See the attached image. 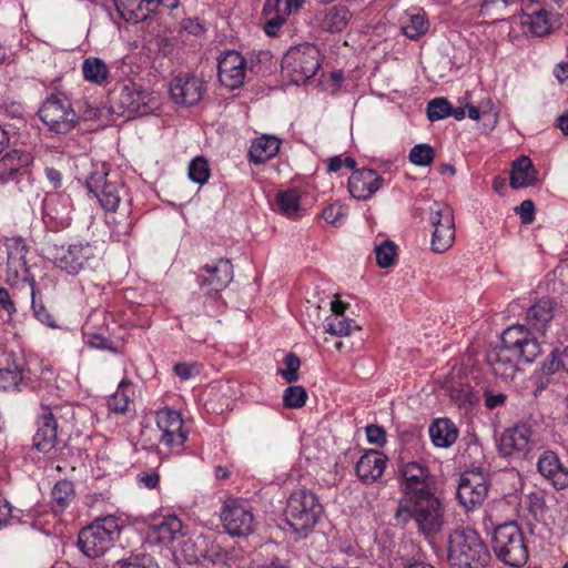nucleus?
Here are the masks:
<instances>
[{
  "label": "nucleus",
  "mask_w": 568,
  "mask_h": 568,
  "mask_svg": "<svg viewBox=\"0 0 568 568\" xmlns=\"http://www.w3.org/2000/svg\"><path fill=\"white\" fill-rule=\"evenodd\" d=\"M540 353L534 334L524 325H514L504 331L501 345L488 351L487 362L496 376L509 382L516 376L519 361L531 363Z\"/></svg>",
  "instance_id": "f257e3e1"
},
{
  "label": "nucleus",
  "mask_w": 568,
  "mask_h": 568,
  "mask_svg": "<svg viewBox=\"0 0 568 568\" xmlns=\"http://www.w3.org/2000/svg\"><path fill=\"white\" fill-rule=\"evenodd\" d=\"M410 519L425 535L437 534L445 524V505L434 491L407 500H399L395 520L406 525Z\"/></svg>",
  "instance_id": "f03ea898"
},
{
  "label": "nucleus",
  "mask_w": 568,
  "mask_h": 568,
  "mask_svg": "<svg viewBox=\"0 0 568 568\" xmlns=\"http://www.w3.org/2000/svg\"><path fill=\"white\" fill-rule=\"evenodd\" d=\"M490 552L473 529H456L449 536L448 559L456 568H485Z\"/></svg>",
  "instance_id": "7ed1b4c3"
},
{
  "label": "nucleus",
  "mask_w": 568,
  "mask_h": 568,
  "mask_svg": "<svg viewBox=\"0 0 568 568\" xmlns=\"http://www.w3.org/2000/svg\"><path fill=\"white\" fill-rule=\"evenodd\" d=\"M120 531V519L116 516L98 518L79 532L78 546L87 557L98 558L112 547Z\"/></svg>",
  "instance_id": "20e7f679"
},
{
  "label": "nucleus",
  "mask_w": 568,
  "mask_h": 568,
  "mask_svg": "<svg viewBox=\"0 0 568 568\" xmlns=\"http://www.w3.org/2000/svg\"><path fill=\"white\" fill-rule=\"evenodd\" d=\"M491 547L495 556L508 566L520 567L528 560V547L524 532L515 521L495 528Z\"/></svg>",
  "instance_id": "39448f33"
},
{
  "label": "nucleus",
  "mask_w": 568,
  "mask_h": 568,
  "mask_svg": "<svg viewBox=\"0 0 568 568\" xmlns=\"http://www.w3.org/2000/svg\"><path fill=\"white\" fill-rule=\"evenodd\" d=\"M38 114L48 129L57 134L71 132L80 119L72 108L70 99L62 92L50 94Z\"/></svg>",
  "instance_id": "423d86ee"
},
{
  "label": "nucleus",
  "mask_w": 568,
  "mask_h": 568,
  "mask_svg": "<svg viewBox=\"0 0 568 568\" xmlns=\"http://www.w3.org/2000/svg\"><path fill=\"white\" fill-rule=\"evenodd\" d=\"M321 513L322 506L317 497L305 489L292 493L285 509L286 521L297 534L314 527Z\"/></svg>",
  "instance_id": "0eeeda50"
},
{
  "label": "nucleus",
  "mask_w": 568,
  "mask_h": 568,
  "mask_svg": "<svg viewBox=\"0 0 568 568\" xmlns=\"http://www.w3.org/2000/svg\"><path fill=\"white\" fill-rule=\"evenodd\" d=\"M224 530L232 537H247L255 531L252 507L244 499L227 498L220 514Z\"/></svg>",
  "instance_id": "6e6552de"
},
{
  "label": "nucleus",
  "mask_w": 568,
  "mask_h": 568,
  "mask_svg": "<svg viewBox=\"0 0 568 568\" xmlns=\"http://www.w3.org/2000/svg\"><path fill=\"white\" fill-rule=\"evenodd\" d=\"M87 187L105 211H115L123 195L124 185L118 179H110L105 164L97 166L87 179Z\"/></svg>",
  "instance_id": "1a4fd4ad"
},
{
  "label": "nucleus",
  "mask_w": 568,
  "mask_h": 568,
  "mask_svg": "<svg viewBox=\"0 0 568 568\" xmlns=\"http://www.w3.org/2000/svg\"><path fill=\"white\" fill-rule=\"evenodd\" d=\"M206 275H201L200 286L207 296V301L214 303L216 311L210 316H215L223 310V303L220 301V292L223 291L233 278V265L226 258H220L212 264L203 267Z\"/></svg>",
  "instance_id": "9d476101"
},
{
  "label": "nucleus",
  "mask_w": 568,
  "mask_h": 568,
  "mask_svg": "<svg viewBox=\"0 0 568 568\" xmlns=\"http://www.w3.org/2000/svg\"><path fill=\"white\" fill-rule=\"evenodd\" d=\"M49 254L59 268L75 275L94 256V250L89 242L79 241L69 245L54 244L49 248Z\"/></svg>",
  "instance_id": "9b49d317"
},
{
  "label": "nucleus",
  "mask_w": 568,
  "mask_h": 568,
  "mask_svg": "<svg viewBox=\"0 0 568 568\" xmlns=\"http://www.w3.org/2000/svg\"><path fill=\"white\" fill-rule=\"evenodd\" d=\"M403 498L407 500L417 496H425L434 491V478L428 468L418 462H408L400 466Z\"/></svg>",
  "instance_id": "f8f14e48"
},
{
  "label": "nucleus",
  "mask_w": 568,
  "mask_h": 568,
  "mask_svg": "<svg viewBox=\"0 0 568 568\" xmlns=\"http://www.w3.org/2000/svg\"><path fill=\"white\" fill-rule=\"evenodd\" d=\"M116 101L124 111L149 114L156 109L158 97L154 92L144 90L139 84L130 82L121 88Z\"/></svg>",
  "instance_id": "ddd939ff"
},
{
  "label": "nucleus",
  "mask_w": 568,
  "mask_h": 568,
  "mask_svg": "<svg viewBox=\"0 0 568 568\" xmlns=\"http://www.w3.org/2000/svg\"><path fill=\"white\" fill-rule=\"evenodd\" d=\"M156 425L162 435L160 443L172 450H179L183 447L187 432L184 429V423L181 415L170 408L161 409L156 413Z\"/></svg>",
  "instance_id": "4468645a"
},
{
  "label": "nucleus",
  "mask_w": 568,
  "mask_h": 568,
  "mask_svg": "<svg viewBox=\"0 0 568 568\" xmlns=\"http://www.w3.org/2000/svg\"><path fill=\"white\" fill-rule=\"evenodd\" d=\"M488 487L487 477L483 471L467 470L460 477L457 497L466 508H471L486 499Z\"/></svg>",
  "instance_id": "2eb2a0df"
},
{
  "label": "nucleus",
  "mask_w": 568,
  "mask_h": 568,
  "mask_svg": "<svg viewBox=\"0 0 568 568\" xmlns=\"http://www.w3.org/2000/svg\"><path fill=\"white\" fill-rule=\"evenodd\" d=\"M532 430L526 424L505 429L498 438V450L505 457L525 455L531 449Z\"/></svg>",
  "instance_id": "dca6fc26"
},
{
  "label": "nucleus",
  "mask_w": 568,
  "mask_h": 568,
  "mask_svg": "<svg viewBox=\"0 0 568 568\" xmlns=\"http://www.w3.org/2000/svg\"><path fill=\"white\" fill-rule=\"evenodd\" d=\"M204 83L194 74L179 73L170 82L172 100L182 105H194L203 97Z\"/></svg>",
  "instance_id": "f3484780"
},
{
  "label": "nucleus",
  "mask_w": 568,
  "mask_h": 568,
  "mask_svg": "<svg viewBox=\"0 0 568 568\" xmlns=\"http://www.w3.org/2000/svg\"><path fill=\"white\" fill-rule=\"evenodd\" d=\"M318 51L313 48L306 50L290 51L283 64L294 75V81L300 82L313 78L320 69Z\"/></svg>",
  "instance_id": "a211bd4d"
},
{
  "label": "nucleus",
  "mask_w": 568,
  "mask_h": 568,
  "mask_svg": "<svg viewBox=\"0 0 568 568\" xmlns=\"http://www.w3.org/2000/svg\"><path fill=\"white\" fill-rule=\"evenodd\" d=\"M219 80L229 89L240 88L246 74V60L237 51H225L219 58Z\"/></svg>",
  "instance_id": "6ab92c4d"
},
{
  "label": "nucleus",
  "mask_w": 568,
  "mask_h": 568,
  "mask_svg": "<svg viewBox=\"0 0 568 568\" xmlns=\"http://www.w3.org/2000/svg\"><path fill=\"white\" fill-rule=\"evenodd\" d=\"M73 412L72 407L65 406H53L45 408L43 415L39 422V428L33 437V446L42 453H49L57 444V420L55 417L62 410Z\"/></svg>",
  "instance_id": "aec40b11"
},
{
  "label": "nucleus",
  "mask_w": 568,
  "mask_h": 568,
  "mask_svg": "<svg viewBox=\"0 0 568 568\" xmlns=\"http://www.w3.org/2000/svg\"><path fill=\"white\" fill-rule=\"evenodd\" d=\"M384 179L371 169L355 170L348 179V190L357 200H368L382 186Z\"/></svg>",
  "instance_id": "412c9836"
},
{
  "label": "nucleus",
  "mask_w": 568,
  "mask_h": 568,
  "mask_svg": "<svg viewBox=\"0 0 568 568\" xmlns=\"http://www.w3.org/2000/svg\"><path fill=\"white\" fill-rule=\"evenodd\" d=\"M538 471L548 479L556 489L568 487V467L551 450L541 454L537 463Z\"/></svg>",
  "instance_id": "4be33fe9"
},
{
  "label": "nucleus",
  "mask_w": 568,
  "mask_h": 568,
  "mask_svg": "<svg viewBox=\"0 0 568 568\" xmlns=\"http://www.w3.org/2000/svg\"><path fill=\"white\" fill-rule=\"evenodd\" d=\"M520 10L523 11L521 23L527 26L532 34L542 37L550 32L552 24L550 13L546 9L539 8L532 0H525Z\"/></svg>",
  "instance_id": "5701e85b"
},
{
  "label": "nucleus",
  "mask_w": 568,
  "mask_h": 568,
  "mask_svg": "<svg viewBox=\"0 0 568 568\" xmlns=\"http://www.w3.org/2000/svg\"><path fill=\"white\" fill-rule=\"evenodd\" d=\"M352 19V12L346 6L336 4L320 11L316 20L322 30L336 33L342 32Z\"/></svg>",
  "instance_id": "b1692460"
},
{
  "label": "nucleus",
  "mask_w": 568,
  "mask_h": 568,
  "mask_svg": "<svg viewBox=\"0 0 568 568\" xmlns=\"http://www.w3.org/2000/svg\"><path fill=\"white\" fill-rule=\"evenodd\" d=\"M385 465L386 457L383 454L369 450L359 458L355 470L363 483L371 484L383 475Z\"/></svg>",
  "instance_id": "393cba45"
},
{
  "label": "nucleus",
  "mask_w": 568,
  "mask_h": 568,
  "mask_svg": "<svg viewBox=\"0 0 568 568\" xmlns=\"http://www.w3.org/2000/svg\"><path fill=\"white\" fill-rule=\"evenodd\" d=\"M183 524L175 515L163 518L149 528L148 539L156 544H169L182 535Z\"/></svg>",
  "instance_id": "a878e982"
},
{
  "label": "nucleus",
  "mask_w": 568,
  "mask_h": 568,
  "mask_svg": "<svg viewBox=\"0 0 568 568\" xmlns=\"http://www.w3.org/2000/svg\"><path fill=\"white\" fill-rule=\"evenodd\" d=\"M428 28L426 13L422 9H414L400 18L402 33L410 40H417L424 36Z\"/></svg>",
  "instance_id": "bb28decb"
},
{
  "label": "nucleus",
  "mask_w": 568,
  "mask_h": 568,
  "mask_svg": "<svg viewBox=\"0 0 568 568\" xmlns=\"http://www.w3.org/2000/svg\"><path fill=\"white\" fill-rule=\"evenodd\" d=\"M537 171L527 156H521L513 163L510 186L513 189L528 187L535 184Z\"/></svg>",
  "instance_id": "cd10ccee"
},
{
  "label": "nucleus",
  "mask_w": 568,
  "mask_h": 568,
  "mask_svg": "<svg viewBox=\"0 0 568 568\" xmlns=\"http://www.w3.org/2000/svg\"><path fill=\"white\" fill-rule=\"evenodd\" d=\"M429 436L435 446L447 448L456 442L458 429L450 419L438 418L430 425Z\"/></svg>",
  "instance_id": "c85d7f7f"
},
{
  "label": "nucleus",
  "mask_w": 568,
  "mask_h": 568,
  "mask_svg": "<svg viewBox=\"0 0 568 568\" xmlns=\"http://www.w3.org/2000/svg\"><path fill=\"white\" fill-rule=\"evenodd\" d=\"M281 142L275 136L263 135L257 138L250 148V160L256 164L264 163L277 154Z\"/></svg>",
  "instance_id": "c756f323"
},
{
  "label": "nucleus",
  "mask_w": 568,
  "mask_h": 568,
  "mask_svg": "<svg viewBox=\"0 0 568 568\" xmlns=\"http://www.w3.org/2000/svg\"><path fill=\"white\" fill-rule=\"evenodd\" d=\"M555 302L542 298L529 307L526 320L537 331L542 332L554 317Z\"/></svg>",
  "instance_id": "7c9ffc66"
},
{
  "label": "nucleus",
  "mask_w": 568,
  "mask_h": 568,
  "mask_svg": "<svg viewBox=\"0 0 568 568\" xmlns=\"http://www.w3.org/2000/svg\"><path fill=\"white\" fill-rule=\"evenodd\" d=\"M82 73L87 81L97 85H104L109 81L110 71L106 63L99 59L90 57L82 63Z\"/></svg>",
  "instance_id": "2f4dec72"
},
{
  "label": "nucleus",
  "mask_w": 568,
  "mask_h": 568,
  "mask_svg": "<svg viewBox=\"0 0 568 568\" xmlns=\"http://www.w3.org/2000/svg\"><path fill=\"white\" fill-rule=\"evenodd\" d=\"M434 229L432 250L435 253H444L453 245L455 239V222L454 220L448 221L446 217L444 224L435 226Z\"/></svg>",
  "instance_id": "473e14b6"
},
{
  "label": "nucleus",
  "mask_w": 568,
  "mask_h": 568,
  "mask_svg": "<svg viewBox=\"0 0 568 568\" xmlns=\"http://www.w3.org/2000/svg\"><path fill=\"white\" fill-rule=\"evenodd\" d=\"M24 368L17 363L9 364L8 367L0 368V389L4 392L18 390L19 385L23 383Z\"/></svg>",
  "instance_id": "72a5a7b5"
},
{
  "label": "nucleus",
  "mask_w": 568,
  "mask_h": 568,
  "mask_svg": "<svg viewBox=\"0 0 568 568\" xmlns=\"http://www.w3.org/2000/svg\"><path fill=\"white\" fill-rule=\"evenodd\" d=\"M53 507L55 510H63L74 499V487L69 480H59L51 491Z\"/></svg>",
  "instance_id": "f704fd0d"
},
{
  "label": "nucleus",
  "mask_w": 568,
  "mask_h": 568,
  "mask_svg": "<svg viewBox=\"0 0 568 568\" xmlns=\"http://www.w3.org/2000/svg\"><path fill=\"white\" fill-rule=\"evenodd\" d=\"M544 373L552 375L562 369L568 375V346L564 348H555L542 363Z\"/></svg>",
  "instance_id": "c9c22d12"
},
{
  "label": "nucleus",
  "mask_w": 568,
  "mask_h": 568,
  "mask_svg": "<svg viewBox=\"0 0 568 568\" xmlns=\"http://www.w3.org/2000/svg\"><path fill=\"white\" fill-rule=\"evenodd\" d=\"M276 205L283 215L295 217L301 207L300 196L294 190L278 192L276 195Z\"/></svg>",
  "instance_id": "e433bc0d"
},
{
  "label": "nucleus",
  "mask_w": 568,
  "mask_h": 568,
  "mask_svg": "<svg viewBox=\"0 0 568 568\" xmlns=\"http://www.w3.org/2000/svg\"><path fill=\"white\" fill-rule=\"evenodd\" d=\"M130 388L131 383L129 381L120 382L116 392L108 400V406L112 412L124 414L129 409L131 402Z\"/></svg>",
  "instance_id": "4c0bfd02"
},
{
  "label": "nucleus",
  "mask_w": 568,
  "mask_h": 568,
  "mask_svg": "<svg viewBox=\"0 0 568 568\" xmlns=\"http://www.w3.org/2000/svg\"><path fill=\"white\" fill-rule=\"evenodd\" d=\"M359 327L355 325L354 321L345 317L344 315H331L326 320L325 332L337 335V336H347L354 329H358Z\"/></svg>",
  "instance_id": "58836bf2"
},
{
  "label": "nucleus",
  "mask_w": 568,
  "mask_h": 568,
  "mask_svg": "<svg viewBox=\"0 0 568 568\" xmlns=\"http://www.w3.org/2000/svg\"><path fill=\"white\" fill-rule=\"evenodd\" d=\"M22 168L18 153L10 152L0 159V184H3L14 178Z\"/></svg>",
  "instance_id": "ea45409f"
},
{
  "label": "nucleus",
  "mask_w": 568,
  "mask_h": 568,
  "mask_svg": "<svg viewBox=\"0 0 568 568\" xmlns=\"http://www.w3.org/2000/svg\"><path fill=\"white\" fill-rule=\"evenodd\" d=\"M210 174V165L204 156H196L190 162L187 175L194 183L205 184L209 181Z\"/></svg>",
  "instance_id": "a19ab883"
},
{
  "label": "nucleus",
  "mask_w": 568,
  "mask_h": 568,
  "mask_svg": "<svg viewBox=\"0 0 568 568\" xmlns=\"http://www.w3.org/2000/svg\"><path fill=\"white\" fill-rule=\"evenodd\" d=\"M307 392L303 386H290L284 390L283 404L286 408L296 409L305 405Z\"/></svg>",
  "instance_id": "79ce46f5"
},
{
  "label": "nucleus",
  "mask_w": 568,
  "mask_h": 568,
  "mask_svg": "<svg viewBox=\"0 0 568 568\" xmlns=\"http://www.w3.org/2000/svg\"><path fill=\"white\" fill-rule=\"evenodd\" d=\"M409 161L415 165L427 166L435 158L434 149L429 144H417L409 151Z\"/></svg>",
  "instance_id": "37998d69"
},
{
  "label": "nucleus",
  "mask_w": 568,
  "mask_h": 568,
  "mask_svg": "<svg viewBox=\"0 0 568 568\" xmlns=\"http://www.w3.org/2000/svg\"><path fill=\"white\" fill-rule=\"evenodd\" d=\"M452 104L446 98H436L428 102L427 116L432 122L449 116Z\"/></svg>",
  "instance_id": "c03bdc74"
},
{
  "label": "nucleus",
  "mask_w": 568,
  "mask_h": 568,
  "mask_svg": "<svg viewBox=\"0 0 568 568\" xmlns=\"http://www.w3.org/2000/svg\"><path fill=\"white\" fill-rule=\"evenodd\" d=\"M397 247L392 241H384L375 247L376 262L379 267L387 268L394 264Z\"/></svg>",
  "instance_id": "a18cd8bd"
},
{
  "label": "nucleus",
  "mask_w": 568,
  "mask_h": 568,
  "mask_svg": "<svg viewBox=\"0 0 568 568\" xmlns=\"http://www.w3.org/2000/svg\"><path fill=\"white\" fill-rule=\"evenodd\" d=\"M284 368L278 369V374L286 383H295L298 381V369L301 367V361L294 353H288L284 357Z\"/></svg>",
  "instance_id": "49530a36"
},
{
  "label": "nucleus",
  "mask_w": 568,
  "mask_h": 568,
  "mask_svg": "<svg viewBox=\"0 0 568 568\" xmlns=\"http://www.w3.org/2000/svg\"><path fill=\"white\" fill-rule=\"evenodd\" d=\"M446 215L448 221L454 220L453 209L445 202H434L429 207V223L435 227L440 224H444L446 221Z\"/></svg>",
  "instance_id": "de8ad7c7"
},
{
  "label": "nucleus",
  "mask_w": 568,
  "mask_h": 568,
  "mask_svg": "<svg viewBox=\"0 0 568 568\" xmlns=\"http://www.w3.org/2000/svg\"><path fill=\"white\" fill-rule=\"evenodd\" d=\"M119 568H160L155 559L148 554L130 556L116 562Z\"/></svg>",
  "instance_id": "09e8293b"
},
{
  "label": "nucleus",
  "mask_w": 568,
  "mask_h": 568,
  "mask_svg": "<svg viewBox=\"0 0 568 568\" xmlns=\"http://www.w3.org/2000/svg\"><path fill=\"white\" fill-rule=\"evenodd\" d=\"M346 215V210L343 205L334 203L323 210V219L331 225H337Z\"/></svg>",
  "instance_id": "8fccbe9b"
},
{
  "label": "nucleus",
  "mask_w": 568,
  "mask_h": 568,
  "mask_svg": "<svg viewBox=\"0 0 568 568\" xmlns=\"http://www.w3.org/2000/svg\"><path fill=\"white\" fill-rule=\"evenodd\" d=\"M31 295H32V308H33L36 317L41 323H43L50 327L55 326L54 317L49 313V311L45 308V306L41 303H37L33 287L31 290Z\"/></svg>",
  "instance_id": "3c124183"
},
{
  "label": "nucleus",
  "mask_w": 568,
  "mask_h": 568,
  "mask_svg": "<svg viewBox=\"0 0 568 568\" xmlns=\"http://www.w3.org/2000/svg\"><path fill=\"white\" fill-rule=\"evenodd\" d=\"M527 504L529 511L532 513L534 516L542 514L547 508L544 495L538 491L530 493L527 496Z\"/></svg>",
  "instance_id": "603ef678"
},
{
  "label": "nucleus",
  "mask_w": 568,
  "mask_h": 568,
  "mask_svg": "<svg viewBox=\"0 0 568 568\" xmlns=\"http://www.w3.org/2000/svg\"><path fill=\"white\" fill-rule=\"evenodd\" d=\"M174 372L182 379H190L200 373V367L196 363H178L174 365Z\"/></svg>",
  "instance_id": "864d4df0"
},
{
  "label": "nucleus",
  "mask_w": 568,
  "mask_h": 568,
  "mask_svg": "<svg viewBox=\"0 0 568 568\" xmlns=\"http://www.w3.org/2000/svg\"><path fill=\"white\" fill-rule=\"evenodd\" d=\"M515 211L520 215L521 222L524 224H529L535 219V204L531 200L523 201L520 205L515 209Z\"/></svg>",
  "instance_id": "5fc2aeb1"
},
{
  "label": "nucleus",
  "mask_w": 568,
  "mask_h": 568,
  "mask_svg": "<svg viewBox=\"0 0 568 568\" xmlns=\"http://www.w3.org/2000/svg\"><path fill=\"white\" fill-rule=\"evenodd\" d=\"M366 436L369 443L383 445L386 440L385 430L378 425H368L366 427Z\"/></svg>",
  "instance_id": "6e6d98bb"
},
{
  "label": "nucleus",
  "mask_w": 568,
  "mask_h": 568,
  "mask_svg": "<svg viewBox=\"0 0 568 568\" xmlns=\"http://www.w3.org/2000/svg\"><path fill=\"white\" fill-rule=\"evenodd\" d=\"M155 45L158 52L161 53L163 57H170L175 51V42L168 37H158L155 39Z\"/></svg>",
  "instance_id": "4d7b16f0"
},
{
  "label": "nucleus",
  "mask_w": 568,
  "mask_h": 568,
  "mask_svg": "<svg viewBox=\"0 0 568 568\" xmlns=\"http://www.w3.org/2000/svg\"><path fill=\"white\" fill-rule=\"evenodd\" d=\"M284 21L285 18L283 14H275L274 17L268 19L264 24L265 33L271 37L275 36L283 26Z\"/></svg>",
  "instance_id": "13d9d810"
},
{
  "label": "nucleus",
  "mask_w": 568,
  "mask_h": 568,
  "mask_svg": "<svg viewBox=\"0 0 568 568\" xmlns=\"http://www.w3.org/2000/svg\"><path fill=\"white\" fill-rule=\"evenodd\" d=\"M181 28L190 34L199 36L204 32V27L199 22L197 19H184L181 23Z\"/></svg>",
  "instance_id": "bf43d9fd"
},
{
  "label": "nucleus",
  "mask_w": 568,
  "mask_h": 568,
  "mask_svg": "<svg viewBox=\"0 0 568 568\" xmlns=\"http://www.w3.org/2000/svg\"><path fill=\"white\" fill-rule=\"evenodd\" d=\"M138 480L140 484H143L146 488L153 489L158 486L160 481V476L158 473H142L138 475Z\"/></svg>",
  "instance_id": "052dcab7"
},
{
  "label": "nucleus",
  "mask_w": 568,
  "mask_h": 568,
  "mask_svg": "<svg viewBox=\"0 0 568 568\" xmlns=\"http://www.w3.org/2000/svg\"><path fill=\"white\" fill-rule=\"evenodd\" d=\"M12 518L13 515L10 503L6 499H0V528L7 526Z\"/></svg>",
  "instance_id": "680f3d73"
},
{
  "label": "nucleus",
  "mask_w": 568,
  "mask_h": 568,
  "mask_svg": "<svg viewBox=\"0 0 568 568\" xmlns=\"http://www.w3.org/2000/svg\"><path fill=\"white\" fill-rule=\"evenodd\" d=\"M506 402V395L503 393L491 394L489 392L485 393V405L489 409H494L498 406L504 405Z\"/></svg>",
  "instance_id": "e2e57ef3"
},
{
  "label": "nucleus",
  "mask_w": 568,
  "mask_h": 568,
  "mask_svg": "<svg viewBox=\"0 0 568 568\" xmlns=\"http://www.w3.org/2000/svg\"><path fill=\"white\" fill-rule=\"evenodd\" d=\"M284 0H266L264 3L263 12L268 16L275 12L276 14L287 13L283 7Z\"/></svg>",
  "instance_id": "0e129e2a"
},
{
  "label": "nucleus",
  "mask_w": 568,
  "mask_h": 568,
  "mask_svg": "<svg viewBox=\"0 0 568 568\" xmlns=\"http://www.w3.org/2000/svg\"><path fill=\"white\" fill-rule=\"evenodd\" d=\"M485 6H493L500 9L521 6L525 0H483Z\"/></svg>",
  "instance_id": "69168bd1"
},
{
  "label": "nucleus",
  "mask_w": 568,
  "mask_h": 568,
  "mask_svg": "<svg viewBox=\"0 0 568 568\" xmlns=\"http://www.w3.org/2000/svg\"><path fill=\"white\" fill-rule=\"evenodd\" d=\"M0 306L8 313L16 311L14 304L10 298V294L6 288H0Z\"/></svg>",
  "instance_id": "338daca9"
},
{
  "label": "nucleus",
  "mask_w": 568,
  "mask_h": 568,
  "mask_svg": "<svg viewBox=\"0 0 568 568\" xmlns=\"http://www.w3.org/2000/svg\"><path fill=\"white\" fill-rule=\"evenodd\" d=\"M554 75L559 83H564L568 80V62H560L554 69Z\"/></svg>",
  "instance_id": "774afa93"
}]
</instances>
